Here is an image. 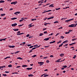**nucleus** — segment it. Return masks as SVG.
<instances>
[{"instance_id": "473e14b6", "label": "nucleus", "mask_w": 77, "mask_h": 77, "mask_svg": "<svg viewBox=\"0 0 77 77\" xmlns=\"http://www.w3.org/2000/svg\"><path fill=\"white\" fill-rule=\"evenodd\" d=\"M38 45H34L33 46L34 47H38Z\"/></svg>"}, {"instance_id": "20e7f679", "label": "nucleus", "mask_w": 77, "mask_h": 77, "mask_svg": "<svg viewBox=\"0 0 77 77\" xmlns=\"http://www.w3.org/2000/svg\"><path fill=\"white\" fill-rule=\"evenodd\" d=\"M74 25H75L74 24H72L71 25H69L68 26L69 27H74Z\"/></svg>"}, {"instance_id": "b1692460", "label": "nucleus", "mask_w": 77, "mask_h": 77, "mask_svg": "<svg viewBox=\"0 0 77 77\" xmlns=\"http://www.w3.org/2000/svg\"><path fill=\"white\" fill-rule=\"evenodd\" d=\"M54 24H56V23H59V21H55V22H54Z\"/></svg>"}, {"instance_id": "5fc2aeb1", "label": "nucleus", "mask_w": 77, "mask_h": 77, "mask_svg": "<svg viewBox=\"0 0 77 77\" xmlns=\"http://www.w3.org/2000/svg\"><path fill=\"white\" fill-rule=\"evenodd\" d=\"M31 45H32L30 44V45H27V46L28 47H30V46H31Z\"/></svg>"}, {"instance_id": "a211bd4d", "label": "nucleus", "mask_w": 77, "mask_h": 77, "mask_svg": "<svg viewBox=\"0 0 77 77\" xmlns=\"http://www.w3.org/2000/svg\"><path fill=\"white\" fill-rule=\"evenodd\" d=\"M5 67H6V66H0V68H5Z\"/></svg>"}, {"instance_id": "f3484780", "label": "nucleus", "mask_w": 77, "mask_h": 77, "mask_svg": "<svg viewBox=\"0 0 77 77\" xmlns=\"http://www.w3.org/2000/svg\"><path fill=\"white\" fill-rule=\"evenodd\" d=\"M17 59H20V60H23V58H21V57L17 58Z\"/></svg>"}, {"instance_id": "ddd939ff", "label": "nucleus", "mask_w": 77, "mask_h": 77, "mask_svg": "<svg viewBox=\"0 0 77 77\" xmlns=\"http://www.w3.org/2000/svg\"><path fill=\"white\" fill-rule=\"evenodd\" d=\"M22 66V67H27V66L26 65H23Z\"/></svg>"}, {"instance_id": "4be33fe9", "label": "nucleus", "mask_w": 77, "mask_h": 77, "mask_svg": "<svg viewBox=\"0 0 77 77\" xmlns=\"http://www.w3.org/2000/svg\"><path fill=\"white\" fill-rule=\"evenodd\" d=\"M5 1H0V3H4Z\"/></svg>"}, {"instance_id": "6ab92c4d", "label": "nucleus", "mask_w": 77, "mask_h": 77, "mask_svg": "<svg viewBox=\"0 0 77 77\" xmlns=\"http://www.w3.org/2000/svg\"><path fill=\"white\" fill-rule=\"evenodd\" d=\"M23 34H24L23 33H22L19 34H17V35H23Z\"/></svg>"}, {"instance_id": "37998d69", "label": "nucleus", "mask_w": 77, "mask_h": 77, "mask_svg": "<svg viewBox=\"0 0 77 77\" xmlns=\"http://www.w3.org/2000/svg\"><path fill=\"white\" fill-rule=\"evenodd\" d=\"M61 38H62V39H63L64 38V37H63V36H61Z\"/></svg>"}, {"instance_id": "774afa93", "label": "nucleus", "mask_w": 77, "mask_h": 77, "mask_svg": "<svg viewBox=\"0 0 77 77\" xmlns=\"http://www.w3.org/2000/svg\"><path fill=\"white\" fill-rule=\"evenodd\" d=\"M13 9V8H10V11H12V10Z\"/></svg>"}, {"instance_id": "13d9d810", "label": "nucleus", "mask_w": 77, "mask_h": 77, "mask_svg": "<svg viewBox=\"0 0 77 77\" xmlns=\"http://www.w3.org/2000/svg\"><path fill=\"white\" fill-rule=\"evenodd\" d=\"M47 0H45V1L43 2V3H46V2H47Z\"/></svg>"}, {"instance_id": "c9c22d12", "label": "nucleus", "mask_w": 77, "mask_h": 77, "mask_svg": "<svg viewBox=\"0 0 77 77\" xmlns=\"http://www.w3.org/2000/svg\"><path fill=\"white\" fill-rule=\"evenodd\" d=\"M37 48L36 47L33 48H32V50H35V48Z\"/></svg>"}, {"instance_id": "9d476101", "label": "nucleus", "mask_w": 77, "mask_h": 77, "mask_svg": "<svg viewBox=\"0 0 77 77\" xmlns=\"http://www.w3.org/2000/svg\"><path fill=\"white\" fill-rule=\"evenodd\" d=\"M53 5H54V4L51 5L49 6V7H51L52 8H53V7H54V6H53Z\"/></svg>"}, {"instance_id": "79ce46f5", "label": "nucleus", "mask_w": 77, "mask_h": 77, "mask_svg": "<svg viewBox=\"0 0 77 77\" xmlns=\"http://www.w3.org/2000/svg\"><path fill=\"white\" fill-rule=\"evenodd\" d=\"M68 44H66L64 45V47H66V46H67L68 45Z\"/></svg>"}, {"instance_id": "aec40b11", "label": "nucleus", "mask_w": 77, "mask_h": 77, "mask_svg": "<svg viewBox=\"0 0 77 77\" xmlns=\"http://www.w3.org/2000/svg\"><path fill=\"white\" fill-rule=\"evenodd\" d=\"M11 57H7L4 58V59H7L8 58H10Z\"/></svg>"}, {"instance_id": "423d86ee", "label": "nucleus", "mask_w": 77, "mask_h": 77, "mask_svg": "<svg viewBox=\"0 0 77 77\" xmlns=\"http://www.w3.org/2000/svg\"><path fill=\"white\" fill-rule=\"evenodd\" d=\"M60 56H61V57H63L64 56V54H60Z\"/></svg>"}, {"instance_id": "a878e982", "label": "nucleus", "mask_w": 77, "mask_h": 77, "mask_svg": "<svg viewBox=\"0 0 77 77\" xmlns=\"http://www.w3.org/2000/svg\"><path fill=\"white\" fill-rule=\"evenodd\" d=\"M33 75L32 74L28 75L29 77H32V76H33Z\"/></svg>"}, {"instance_id": "603ef678", "label": "nucleus", "mask_w": 77, "mask_h": 77, "mask_svg": "<svg viewBox=\"0 0 77 77\" xmlns=\"http://www.w3.org/2000/svg\"><path fill=\"white\" fill-rule=\"evenodd\" d=\"M20 67H21V66H18L17 67V68H20Z\"/></svg>"}, {"instance_id": "f03ea898", "label": "nucleus", "mask_w": 77, "mask_h": 77, "mask_svg": "<svg viewBox=\"0 0 77 77\" xmlns=\"http://www.w3.org/2000/svg\"><path fill=\"white\" fill-rule=\"evenodd\" d=\"M17 3H18V2L16 1L15 2H13L11 3V5L14 4V5H16V4H17Z\"/></svg>"}, {"instance_id": "58836bf2", "label": "nucleus", "mask_w": 77, "mask_h": 77, "mask_svg": "<svg viewBox=\"0 0 77 77\" xmlns=\"http://www.w3.org/2000/svg\"><path fill=\"white\" fill-rule=\"evenodd\" d=\"M47 76H48V75H44V77H47Z\"/></svg>"}, {"instance_id": "4468645a", "label": "nucleus", "mask_w": 77, "mask_h": 77, "mask_svg": "<svg viewBox=\"0 0 77 77\" xmlns=\"http://www.w3.org/2000/svg\"><path fill=\"white\" fill-rule=\"evenodd\" d=\"M16 19H17V17H14L13 18H11V20H15Z\"/></svg>"}, {"instance_id": "c85d7f7f", "label": "nucleus", "mask_w": 77, "mask_h": 77, "mask_svg": "<svg viewBox=\"0 0 77 77\" xmlns=\"http://www.w3.org/2000/svg\"><path fill=\"white\" fill-rule=\"evenodd\" d=\"M60 42H62V40H60L59 41L57 42V44H59Z\"/></svg>"}, {"instance_id": "0eeeda50", "label": "nucleus", "mask_w": 77, "mask_h": 77, "mask_svg": "<svg viewBox=\"0 0 77 77\" xmlns=\"http://www.w3.org/2000/svg\"><path fill=\"white\" fill-rule=\"evenodd\" d=\"M9 48H14V47H15V46H9Z\"/></svg>"}, {"instance_id": "5701e85b", "label": "nucleus", "mask_w": 77, "mask_h": 77, "mask_svg": "<svg viewBox=\"0 0 77 77\" xmlns=\"http://www.w3.org/2000/svg\"><path fill=\"white\" fill-rule=\"evenodd\" d=\"M62 67H64V68H67V66H62Z\"/></svg>"}, {"instance_id": "9b49d317", "label": "nucleus", "mask_w": 77, "mask_h": 77, "mask_svg": "<svg viewBox=\"0 0 77 77\" xmlns=\"http://www.w3.org/2000/svg\"><path fill=\"white\" fill-rule=\"evenodd\" d=\"M49 40V38H45L44 39V41H48Z\"/></svg>"}, {"instance_id": "de8ad7c7", "label": "nucleus", "mask_w": 77, "mask_h": 77, "mask_svg": "<svg viewBox=\"0 0 77 77\" xmlns=\"http://www.w3.org/2000/svg\"><path fill=\"white\" fill-rule=\"evenodd\" d=\"M50 62V61L48 60H47L46 61V63H49Z\"/></svg>"}, {"instance_id": "bf43d9fd", "label": "nucleus", "mask_w": 77, "mask_h": 77, "mask_svg": "<svg viewBox=\"0 0 77 77\" xmlns=\"http://www.w3.org/2000/svg\"><path fill=\"white\" fill-rule=\"evenodd\" d=\"M50 57H53V55H51L50 56Z\"/></svg>"}, {"instance_id": "dca6fc26", "label": "nucleus", "mask_w": 77, "mask_h": 77, "mask_svg": "<svg viewBox=\"0 0 77 77\" xmlns=\"http://www.w3.org/2000/svg\"><path fill=\"white\" fill-rule=\"evenodd\" d=\"M28 26H29L28 27L29 28H30V27H32L33 26V25H32L31 24H29Z\"/></svg>"}, {"instance_id": "e433bc0d", "label": "nucleus", "mask_w": 77, "mask_h": 77, "mask_svg": "<svg viewBox=\"0 0 77 77\" xmlns=\"http://www.w3.org/2000/svg\"><path fill=\"white\" fill-rule=\"evenodd\" d=\"M6 15L5 14H1V16H4V15Z\"/></svg>"}, {"instance_id": "bb28decb", "label": "nucleus", "mask_w": 77, "mask_h": 77, "mask_svg": "<svg viewBox=\"0 0 77 77\" xmlns=\"http://www.w3.org/2000/svg\"><path fill=\"white\" fill-rule=\"evenodd\" d=\"M20 53V51H17L14 53L15 54H17V53Z\"/></svg>"}, {"instance_id": "2eb2a0df", "label": "nucleus", "mask_w": 77, "mask_h": 77, "mask_svg": "<svg viewBox=\"0 0 77 77\" xmlns=\"http://www.w3.org/2000/svg\"><path fill=\"white\" fill-rule=\"evenodd\" d=\"M68 40H66V41H64V42H63V44H64L65 43L68 42Z\"/></svg>"}, {"instance_id": "f704fd0d", "label": "nucleus", "mask_w": 77, "mask_h": 77, "mask_svg": "<svg viewBox=\"0 0 77 77\" xmlns=\"http://www.w3.org/2000/svg\"><path fill=\"white\" fill-rule=\"evenodd\" d=\"M2 75H3V76H7V75L6 74H3Z\"/></svg>"}, {"instance_id": "f8f14e48", "label": "nucleus", "mask_w": 77, "mask_h": 77, "mask_svg": "<svg viewBox=\"0 0 77 77\" xmlns=\"http://www.w3.org/2000/svg\"><path fill=\"white\" fill-rule=\"evenodd\" d=\"M26 69L28 70H30L32 69H33V68H27Z\"/></svg>"}, {"instance_id": "f257e3e1", "label": "nucleus", "mask_w": 77, "mask_h": 77, "mask_svg": "<svg viewBox=\"0 0 77 77\" xmlns=\"http://www.w3.org/2000/svg\"><path fill=\"white\" fill-rule=\"evenodd\" d=\"M44 63V62H38V64H40V66H41V65H43V64Z\"/></svg>"}, {"instance_id": "ea45409f", "label": "nucleus", "mask_w": 77, "mask_h": 77, "mask_svg": "<svg viewBox=\"0 0 77 77\" xmlns=\"http://www.w3.org/2000/svg\"><path fill=\"white\" fill-rule=\"evenodd\" d=\"M33 46H31L29 47V48H33Z\"/></svg>"}, {"instance_id": "4d7b16f0", "label": "nucleus", "mask_w": 77, "mask_h": 77, "mask_svg": "<svg viewBox=\"0 0 77 77\" xmlns=\"http://www.w3.org/2000/svg\"><path fill=\"white\" fill-rule=\"evenodd\" d=\"M60 62V60L58 59L57 60V62Z\"/></svg>"}, {"instance_id": "680f3d73", "label": "nucleus", "mask_w": 77, "mask_h": 77, "mask_svg": "<svg viewBox=\"0 0 77 77\" xmlns=\"http://www.w3.org/2000/svg\"><path fill=\"white\" fill-rule=\"evenodd\" d=\"M65 69V68H64V67H62L61 68V69Z\"/></svg>"}, {"instance_id": "6e6552de", "label": "nucleus", "mask_w": 77, "mask_h": 77, "mask_svg": "<svg viewBox=\"0 0 77 77\" xmlns=\"http://www.w3.org/2000/svg\"><path fill=\"white\" fill-rule=\"evenodd\" d=\"M13 30H14V31H15V32H16V31H18L19 30V29H13Z\"/></svg>"}, {"instance_id": "8fccbe9b", "label": "nucleus", "mask_w": 77, "mask_h": 77, "mask_svg": "<svg viewBox=\"0 0 77 77\" xmlns=\"http://www.w3.org/2000/svg\"><path fill=\"white\" fill-rule=\"evenodd\" d=\"M65 33V34H69V32H66Z\"/></svg>"}, {"instance_id": "c03bdc74", "label": "nucleus", "mask_w": 77, "mask_h": 77, "mask_svg": "<svg viewBox=\"0 0 77 77\" xmlns=\"http://www.w3.org/2000/svg\"><path fill=\"white\" fill-rule=\"evenodd\" d=\"M30 36V34H28L26 35V37H29Z\"/></svg>"}, {"instance_id": "338daca9", "label": "nucleus", "mask_w": 77, "mask_h": 77, "mask_svg": "<svg viewBox=\"0 0 77 77\" xmlns=\"http://www.w3.org/2000/svg\"><path fill=\"white\" fill-rule=\"evenodd\" d=\"M62 45H63V43H62V44L60 45V46H61V47H62Z\"/></svg>"}, {"instance_id": "864d4df0", "label": "nucleus", "mask_w": 77, "mask_h": 77, "mask_svg": "<svg viewBox=\"0 0 77 77\" xmlns=\"http://www.w3.org/2000/svg\"><path fill=\"white\" fill-rule=\"evenodd\" d=\"M47 29V28H44L43 29V31H44V30H46Z\"/></svg>"}, {"instance_id": "1a4fd4ad", "label": "nucleus", "mask_w": 77, "mask_h": 77, "mask_svg": "<svg viewBox=\"0 0 77 77\" xmlns=\"http://www.w3.org/2000/svg\"><path fill=\"white\" fill-rule=\"evenodd\" d=\"M56 42L55 41H54L53 42H50V44H54L55 42Z\"/></svg>"}, {"instance_id": "49530a36", "label": "nucleus", "mask_w": 77, "mask_h": 77, "mask_svg": "<svg viewBox=\"0 0 77 77\" xmlns=\"http://www.w3.org/2000/svg\"><path fill=\"white\" fill-rule=\"evenodd\" d=\"M32 51H33L31 50L29 53H31V52H32Z\"/></svg>"}, {"instance_id": "052dcab7", "label": "nucleus", "mask_w": 77, "mask_h": 77, "mask_svg": "<svg viewBox=\"0 0 77 77\" xmlns=\"http://www.w3.org/2000/svg\"><path fill=\"white\" fill-rule=\"evenodd\" d=\"M77 25V23H75V25H74V27H76V26Z\"/></svg>"}, {"instance_id": "e2e57ef3", "label": "nucleus", "mask_w": 77, "mask_h": 77, "mask_svg": "<svg viewBox=\"0 0 77 77\" xmlns=\"http://www.w3.org/2000/svg\"><path fill=\"white\" fill-rule=\"evenodd\" d=\"M47 17H46V18H45L44 19V20H47Z\"/></svg>"}, {"instance_id": "a19ab883", "label": "nucleus", "mask_w": 77, "mask_h": 77, "mask_svg": "<svg viewBox=\"0 0 77 77\" xmlns=\"http://www.w3.org/2000/svg\"><path fill=\"white\" fill-rule=\"evenodd\" d=\"M51 19H53V18H54V16H52L51 17H50Z\"/></svg>"}, {"instance_id": "c756f323", "label": "nucleus", "mask_w": 77, "mask_h": 77, "mask_svg": "<svg viewBox=\"0 0 77 77\" xmlns=\"http://www.w3.org/2000/svg\"><path fill=\"white\" fill-rule=\"evenodd\" d=\"M39 35L40 36H42V35H43V33H41Z\"/></svg>"}, {"instance_id": "393cba45", "label": "nucleus", "mask_w": 77, "mask_h": 77, "mask_svg": "<svg viewBox=\"0 0 77 77\" xmlns=\"http://www.w3.org/2000/svg\"><path fill=\"white\" fill-rule=\"evenodd\" d=\"M35 20H36V19H31V21H35Z\"/></svg>"}, {"instance_id": "7ed1b4c3", "label": "nucleus", "mask_w": 77, "mask_h": 77, "mask_svg": "<svg viewBox=\"0 0 77 77\" xmlns=\"http://www.w3.org/2000/svg\"><path fill=\"white\" fill-rule=\"evenodd\" d=\"M20 12H16L14 13V14L15 15H18V14H20Z\"/></svg>"}, {"instance_id": "0e129e2a", "label": "nucleus", "mask_w": 77, "mask_h": 77, "mask_svg": "<svg viewBox=\"0 0 77 77\" xmlns=\"http://www.w3.org/2000/svg\"><path fill=\"white\" fill-rule=\"evenodd\" d=\"M63 28L62 27H61L59 28H58V29H62Z\"/></svg>"}, {"instance_id": "4c0bfd02", "label": "nucleus", "mask_w": 77, "mask_h": 77, "mask_svg": "<svg viewBox=\"0 0 77 77\" xmlns=\"http://www.w3.org/2000/svg\"><path fill=\"white\" fill-rule=\"evenodd\" d=\"M77 39V38H74V39H72V41H75V40H76Z\"/></svg>"}, {"instance_id": "2f4dec72", "label": "nucleus", "mask_w": 77, "mask_h": 77, "mask_svg": "<svg viewBox=\"0 0 77 77\" xmlns=\"http://www.w3.org/2000/svg\"><path fill=\"white\" fill-rule=\"evenodd\" d=\"M23 20H24V19H22L21 20H19V22H22V21H23Z\"/></svg>"}, {"instance_id": "412c9836", "label": "nucleus", "mask_w": 77, "mask_h": 77, "mask_svg": "<svg viewBox=\"0 0 77 77\" xmlns=\"http://www.w3.org/2000/svg\"><path fill=\"white\" fill-rule=\"evenodd\" d=\"M37 56V55H34L33 56H32V57H36Z\"/></svg>"}, {"instance_id": "09e8293b", "label": "nucleus", "mask_w": 77, "mask_h": 77, "mask_svg": "<svg viewBox=\"0 0 77 77\" xmlns=\"http://www.w3.org/2000/svg\"><path fill=\"white\" fill-rule=\"evenodd\" d=\"M5 73H9V71H5Z\"/></svg>"}, {"instance_id": "6e6d98bb", "label": "nucleus", "mask_w": 77, "mask_h": 77, "mask_svg": "<svg viewBox=\"0 0 77 77\" xmlns=\"http://www.w3.org/2000/svg\"><path fill=\"white\" fill-rule=\"evenodd\" d=\"M44 33H47V31H45L44 32Z\"/></svg>"}, {"instance_id": "7c9ffc66", "label": "nucleus", "mask_w": 77, "mask_h": 77, "mask_svg": "<svg viewBox=\"0 0 77 77\" xmlns=\"http://www.w3.org/2000/svg\"><path fill=\"white\" fill-rule=\"evenodd\" d=\"M50 11H51V10H48L47 11H45V12H50Z\"/></svg>"}, {"instance_id": "72a5a7b5", "label": "nucleus", "mask_w": 77, "mask_h": 77, "mask_svg": "<svg viewBox=\"0 0 77 77\" xmlns=\"http://www.w3.org/2000/svg\"><path fill=\"white\" fill-rule=\"evenodd\" d=\"M59 9H60V8H56L55 10H59Z\"/></svg>"}, {"instance_id": "3c124183", "label": "nucleus", "mask_w": 77, "mask_h": 77, "mask_svg": "<svg viewBox=\"0 0 77 77\" xmlns=\"http://www.w3.org/2000/svg\"><path fill=\"white\" fill-rule=\"evenodd\" d=\"M65 21L66 23H68V22H69L68 20H66Z\"/></svg>"}, {"instance_id": "39448f33", "label": "nucleus", "mask_w": 77, "mask_h": 77, "mask_svg": "<svg viewBox=\"0 0 77 77\" xmlns=\"http://www.w3.org/2000/svg\"><path fill=\"white\" fill-rule=\"evenodd\" d=\"M17 25V23H15L14 24H12L11 25V26L13 27H15V26H16Z\"/></svg>"}, {"instance_id": "69168bd1", "label": "nucleus", "mask_w": 77, "mask_h": 77, "mask_svg": "<svg viewBox=\"0 0 77 77\" xmlns=\"http://www.w3.org/2000/svg\"><path fill=\"white\" fill-rule=\"evenodd\" d=\"M21 26H22V25H18L19 27H21Z\"/></svg>"}, {"instance_id": "cd10ccee", "label": "nucleus", "mask_w": 77, "mask_h": 77, "mask_svg": "<svg viewBox=\"0 0 77 77\" xmlns=\"http://www.w3.org/2000/svg\"><path fill=\"white\" fill-rule=\"evenodd\" d=\"M8 67H9L10 68H11V67H12V66L11 65H9L8 66Z\"/></svg>"}, {"instance_id": "a18cd8bd", "label": "nucleus", "mask_w": 77, "mask_h": 77, "mask_svg": "<svg viewBox=\"0 0 77 77\" xmlns=\"http://www.w3.org/2000/svg\"><path fill=\"white\" fill-rule=\"evenodd\" d=\"M18 74V72H14L12 73V74Z\"/></svg>"}]
</instances>
